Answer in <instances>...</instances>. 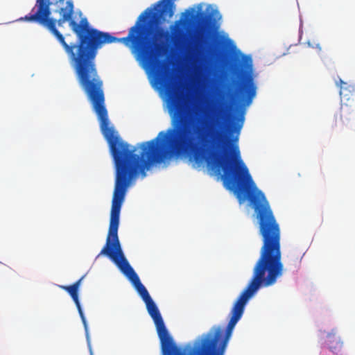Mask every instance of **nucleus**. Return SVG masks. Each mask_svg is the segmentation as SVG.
<instances>
[{
	"label": "nucleus",
	"mask_w": 355,
	"mask_h": 355,
	"mask_svg": "<svg viewBox=\"0 0 355 355\" xmlns=\"http://www.w3.org/2000/svg\"><path fill=\"white\" fill-rule=\"evenodd\" d=\"M83 279V277H81L78 281H76L72 285H70V286H60V288L64 290L65 291H67L70 295L71 298L73 299V302L76 304L77 309L78 311L79 315H80V316L81 318V320H82V322H83V323L84 324V327H85V329L87 330V324L86 319H85V317L84 313L83 312V310H82V308H81V306H80V304L79 300H78V288L80 287V282H81Z\"/></svg>",
	"instance_id": "20e7f679"
},
{
	"label": "nucleus",
	"mask_w": 355,
	"mask_h": 355,
	"mask_svg": "<svg viewBox=\"0 0 355 355\" xmlns=\"http://www.w3.org/2000/svg\"><path fill=\"white\" fill-rule=\"evenodd\" d=\"M225 95L223 94L221 98L217 102V104L214 107V116L217 120V122L225 120L229 105L225 99Z\"/></svg>",
	"instance_id": "39448f33"
},
{
	"label": "nucleus",
	"mask_w": 355,
	"mask_h": 355,
	"mask_svg": "<svg viewBox=\"0 0 355 355\" xmlns=\"http://www.w3.org/2000/svg\"><path fill=\"white\" fill-rule=\"evenodd\" d=\"M327 342L330 350L335 353H338L343 347V342L340 337L336 336L334 330L328 334Z\"/></svg>",
	"instance_id": "423d86ee"
},
{
	"label": "nucleus",
	"mask_w": 355,
	"mask_h": 355,
	"mask_svg": "<svg viewBox=\"0 0 355 355\" xmlns=\"http://www.w3.org/2000/svg\"><path fill=\"white\" fill-rule=\"evenodd\" d=\"M257 94V86L251 74L245 75L239 83L234 96L241 107L249 106Z\"/></svg>",
	"instance_id": "7ed1b4c3"
},
{
	"label": "nucleus",
	"mask_w": 355,
	"mask_h": 355,
	"mask_svg": "<svg viewBox=\"0 0 355 355\" xmlns=\"http://www.w3.org/2000/svg\"><path fill=\"white\" fill-rule=\"evenodd\" d=\"M115 166L108 234L105 246L97 257L105 255L131 282L144 301L151 297L139 276L125 257L118 236L122 204L131 182L155 164L172 157L189 156L198 166L206 163L216 172L223 171V180L232 189L240 203L248 200L252 205L259 223L263 244L254 265L252 279L240 294L230 311L225 335L220 327H214L190 348L188 355H224L236 323L241 318L248 300L261 287L274 284L279 277V225L263 193L257 190L240 152H111Z\"/></svg>",
	"instance_id": "f257e3e1"
},
{
	"label": "nucleus",
	"mask_w": 355,
	"mask_h": 355,
	"mask_svg": "<svg viewBox=\"0 0 355 355\" xmlns=\"http://www.w3.org/2000/svg\"><path fill=\"white\" fill-rule=\"evenodd\" d=\"M211 16L206 15L205 13L202 12L200 15V23L202 26H207L209 25L211 22Z\"/></svg>",
	"instance_id": "0eeeda50"
},
{
	"label": "nucleus",
	"mask_w": 355,
	"mask_h": 355,
	"mask_svg": "<svg viewBox=\"0 0 355 355\" xmlns=\"http://www.w3.org/2000/svg\"><path fill=\"white\" fill-rule=\"evenodd\" d=\"M148 313L154 321L160 340L163 355H184L178 348L166 329L161 313L151 297L144 301Z\"/></svg>",
	"instance_id": "f03ea898"
}]
</instances>
